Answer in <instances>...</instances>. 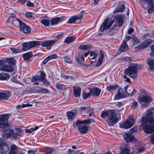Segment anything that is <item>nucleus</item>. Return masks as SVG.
Segmentation results:
<instances>
[{
    "instance_id": "60",
    "label": "nucleus",
    "mask_w": 154,
    "mask_h": 154,
    "mask_svg": "<svg viewBox=\"0 0 154 154\" xmlns=\"http://www.w3.org/2000/svg\"><path fill=\"white\" fill-rule=\"evenodd\" d=\"M150 140L151 143L153 144H154V134H152L150 136Z\"/></svg>"
},
{
    "instance_id": "17",
    "label": "nucleus",
    "mask_w": 154,
    "mask_h": 154,
    "mask_svg": "<svg viewBox=\"0 0 154 154\" xmlns=\"http://www.w3.org/2000/svg\"><path fill=\"white\" fill-rule=\"evenodd\" d=\"M13 70V67L10 65H3L0 68V70L1 71L6 72H11Z\"/></svg>"
},
{
    "instance_id": "6",
    "label": "nucleus",
    "mask_w": 154,
    "mask_h": 154,
    "mask_svg": "<svg viewBox=\"0 0 154 154\" xmlns=\"http://www.w3.org/2000/svg\"><path fill=\"white\" fill-rule=\"evenodd\" d=\"M137 100L139 103H145V104H142L143 106H148L149 103L152 101V99L151 97L147 95H141L138 97Z\"/></svg>"
},
{
    "instance_id": "54",
    "label": "nucleus",
    "mask_w": 154,
    "mask_h": 154,
    "mask_svg": "<svg viewBox=\"0 0 154 154\" xmlns=\"http://www.w3.org/2000/svg\"><path fill=\"white\" fill-rule=\"evenodd\" d=\"M114 105L116 107H121L122 105V102H116L113 103Z\"/></svg>"
},
{
    "instance_id": "30",
    "label": "nucleus",
    "mask_w": 154,
    "mask_h": 154,
    "mask_svg": "<svg viewBox=\"0 0 154 154\" xmlns=\"http://www.w3.org/2000/svg\"><path fill=\"white\" fill-rule=\"evenodd\" d=\"M9 78V75L6 73H1L0 74V80H7Z\"/></svg>"
},
{
    "instance_id": "27",
    "label": "nucleus",
    "mask_w": 154,
    "mask_h": 154,
    "mask_svg": "<svg viewBox=\"0 0 154 154\" xmlns=\"http://www.w3.org/2000/svg\"><path fill=\"white\" fill-rule=\"evenodd\" d=\"M10 49L12 53L14 54H17L23 51V50L20 47H18L17 48H10Z\"/></svg>"
},
{
    "instance_id": "5",
    "label": "nucleus",
    "mask_w": 154,
    "mask_h": 154,
    "mask_svg": "<svg viewBox=\"0 0 154 154\" xmlns=\"http://www.w3.org/2000/svg\"><path fill=\"white\" fill-rule=\"evenodd\" d=\"M40 41H33L24 42L22 44L23 48L22 49L23 51L29 50L32 48L41 45Z\"/></svg>"
},
{
    "instance_id": "49",
    "label": "nucleus",
    "mask_w": 154,
    "mask_h": 154,
    "mask_svg": "<svg viewBox=\"0 0 154 154\" xmlns=\"http://www.w3.org/2000/svg\"><path fill=\"white\" fill-rule=\"evenodd\" d=\"M47 57L48 58L49 60H50L57 58V56L56 54H52L48 56Z\"/></svg>"
},
{
    "instance_id": "26",
    "label": "nucleus",
    "mask_w": 154,
    "mask_h": 154,
    "mask_svg": "<svg viewBox=\"0 0 154 154\" xmlns=\"http://www.w3.org/2000/svg\"><path fill=\"white\" fill-rule=\"evenodd\" d=\"M125 7L124 5H122L117 7L114 11V12L115 13L121 12L124 10Z\"/></svg>"
},
{
    "instance_id": "55",
    "label": "nucleus",
    "mask_w": 154,
    "mask_h": 154,
    "mask_svg": "<svg viewBox=\"0 0 154 154\" xmlns=\"http://www.w3.org/2000/svg\"><path fill=\"white\" fill-rule=\"evenodd\" d=\"M150 48L152 51L150 54V56L154 57V44L151 46Z\"/></svg>"
},
{
    "instance_id": "28",
    "label": "nucleus",
    "mask_w": 154,
    "mask_h": 154,
    "mask_svg": "<svg viewBox=\"0 0 154 154\" xmlns=\"http://www.w3.org/2000/svg\"><path fill=\"white\" fill-rule=\"evenodd\" d=\"M22 56L24 60H28L32 57V54L31 53H27L23 54Z\"/></svg>"
},
{
    "instance_id": "57",
    "label": "nucleus",
    "mask_w": 154,
    "mask_h": 154,
    "mask_svg": "<svg viewBox=\"0 0 154 154\" xmlns=\"http://www.w3.org/2000/svg\"><path fill=\"white\" fill-rule=\"evenodd\" d=\"M97 55V54H96L94 52H92L90 54V56L92 57V59H94L95 58Z\"/></svg>"
},
{
    "instance_id": "44",
    "label": "nucleus",
    "mask_w": 154,
    "mask_h": 154,
    "mask_svg": "<svg viewBox=\"0 0 154 154\" xmlns=\"http://www.w3.org/2000/svg\"><path fill=\"white\" fill-rule=\"evenodd\" d=\"M32 106V104H30L28 103L26 104H23L22 105H17L16 106V108L17 109H20L22 108H24L26 107Z\"/></svg>"
},
{
    "instance_id": "47",
    "label": "nucleus",
    "mask_w": 154,
    "mask_h": 154,
    "mask_svg": "<svg viewBox=\"0 0 154 154\" xmlns=\"http://www.w3.org/2000/svg\"><path fill=\"white\" fill-rule=\"evenodd\" d=\"M129 150L128 148H125L121 151V152L119 154H130Z\"/></svg>"
},
{
    "instance_id": "11",
    "label": "nucleus",
    "mask_w": 154,
    "mask_h": 154,
    "mask_svg": "<svg viewBox=\"0 0 154 154\" xmlns=\"http://www.w3.org/2000/svg\"><path fill=\"white\" fill-rule=\"evenodd\" d=\"M9 149V147L6 143L0 141V154H6Z\"/></svg>"
},
{
    "instance_id": "59",
    "label": "nucleus",
    "mask_w": 154,
    "mask_h": 154,
    "mask_svg": "<svg viewBox=\"0 0 154 154\" xmlns=\"http://www.w3.org/2000/svg\"><path fill=\"white\" fill-rule=\"evenodd\" d=\"M64 86V85L63 84H57L56 86L59 89L61 90L63 86Z\"/></svg>"
},
{
    "instance_id": "34",
    "label": "nucleus",
    "mask_w": 154,
    "mask_h": 154,
    "mask_svg": "<svg viewBox=\"0 0 154 154\" xmlns=\"http://www.w3.org/2000/svg\"><path fill=\"white\" fill-rule=\"evenodd\" d=\"M84 11H82L79 14L74 16L76 20H81L82 19L84 15Z\"/></svg>"
},
{
    "instance_id": "18",
    "label": "nucleus",
    "mask_w": 154,
    "mask_h": 154,
    "mask_svg": "<svg viewBox=\"0 0 154 154\" xmlns=\"http://www.w3.org/2000/svg\"><path fill=\"white\" fill-rule=\"evenodd\" d=\"M90 91L91 95L94 96H99L101 92L100 90L97 87L90 88Z\"/></svg>"
},
{
    "instance_id": "37",
    "label": "nucleus",
    "mask_w": 154,
    "mask_h": 154,
    "mask_svg": "<svg viewBox=\"0 0 154 154\" xmlns=\"http://www.w3.org/2000/svg\"><path fill=\"white\" fill-rule=\"evenodd\" d=\"M151 42H145L143 43L141 45L137 47V48L139 49H142L145 48L146 47L148 46L151 43Z\"/></svg>"
},
{
    "instance_id": "13",
    "label": "nucleus",
    "mask_w": 154,
    "mask_h": 154,
    "mask_svg": "<svg viewBox=\"0 0 154 154\" xmlns=\"http://www.w3.org/2000/svg\"><path fill=\"white\" fill-rule=\"evenodd\" d=\"M142 1L145 4L148 5V12L149 13H153L154 11V7L152 0H142Z\"/></svg>"
},
{
    "instance_id": "24",
    "label": "nucleus",
    "mask_w": 154,
    "mask_h": 154,
    "mask_svg": "<svg viewBox=\"0 0 154 154\" xmlns=\"http://www.w3.org/2000/svg\"><path fill=\"white\" fill-rule=\"evenodd\" d=\"M18 151L17 147L14 145H11L9 151L10 154H15Z\"/></svg>"
},
{
    "instance_id": "12",
    "label": "nucleus",
    "mask_w": 154,
    "mask_h": 154,
    "mask_svg": "<svg viewBox=\"0 0 154 154\" xmlns=\"http://www.w3.org/2000/svg\"><path fill=\"white\" fill-rule=\"evenodd\" d=\"M124 138L127 143L137 141L136 139L130 133H125L124 134Z\"/></svg>"
},
{
    "instance_id": "1",
    "label": "nucleus",
    "mask_w": 154,
    "mask_h": 154,
    "mask_svg": "<svg viewBox=\"0 0 154 154\" xmlns=\"http://www.w3.org/2000/svg\"><path fill=\"white\" fill-rule=\"evenodd\" d=\"M141 122V124L139 126V129H143L147 134L154 132V108L146 111L145 116L142 117Z\"/></svg>"
},
{
    "instance_id": "15",
    "label": "nucleus",
    "mask_w": 154,
    "mask_h": 154,
    "mask_svg": "<svg viewBox=\"0 0 154 154\" xmlns=\"http://www.w3.org/2000/svg\"><path fill=\"white\" fill-rule=\"evenodd\" d=\"M124 90L128 94L131 96L133 94H134L136 91L134 88L131 86H126L124 87Z\"/></svg>"
},
{
    "instance_id": "53",
    "label": "nucleus",
    "mask_w": 154,
    "mask_h": 154,
    "mask_svg": "<svg viewBox=\"0 0 154 154\" xmlns=\"http://www.w3.org/2000/svg\"><path fill=\"white\" fill-rule=\"evenodd\" d=\"M63 35V34L62 33L57 35L55 37L56 39L54 40H56V42L57 40L61 39Z\"/></svg>"
},
{
    "instance_id": "46",
    "label": "nucleus",
    "mask_w": 154,
    "mask_h": 154,
    "mask_svg": "<svg viewBox=\"0 0 154 154\" xmlns=\"http://www.w3.org/2000/svg\"><path fill=\"white\" fill-rule=\"evenodd\" d=\"M91 95V94L89 90V92L88 93L83 92L82 94V96L84 99H85L90 97Z\"/></svg>"
},
{
    "instance_id": "39",
    "label": "nucleus",
    "mask_w": 154,
    "mask_h": 154,
    "mask_svg": "<svg viewBox=\"0 0 154 154\" xmlns=\"http://www.w3.org/2000/svg\"><path fill=\"white\" fill-rule=\"evenodd\" d=\"M131 100V108L132 109H134L138 105V103L137 101H135L134 99H132Z\"/></svg>"
},
{
    "instance_id": "25",
    "label": "nucleus",
    "mask_w": 154,
    "mask_h": 154,
    "mask_svg": "<svg viewBox=\"0 0 154 154\" xmlns=\"http://www.w3.org/2000/svg\"><path fill=\"white\" fill-rule=\"evenodd\" d=\"M75 38V37L74 36L67 37L64 40V42L67 44H69L74 41Z\"/></svg>"
},
{
    "instance_id": "8",
    "label": "nucleus",
    "mask_w": 154,
    "mask_h": 154,
    "mask_svg": "<svg viewBox=\"0 0 154 154\" xmlns=\"http://www.w3.org/2000/svg\"><path fill=\"white\" fill-rule=\"evenodd\" d=\"M109 19V17H106L104 20L103 23L101 25L99 30L101 32H103L104 30L109 29L112 26L114 22V20H111L109 22L108 21Z\"/></svg>"
},
{
    "instance_id": "43",
    "label": "nucleus",
    "mask_w": 154,
    "mask_h": 154,
    "mask_svg": "<svg viewBox=\"0 0 154 154\" xmlns=\"http://www.w3.org/2000/svg\"><path fill=\"white\" fill-rule=\"evenodd\" d=\"M76 20L75 17L74 16L71 17L68 20L67 23H76Z\"/></svg>"
},
{
    "instance_id": "23",
    "label": "nucleus",
    "mask_w": 154,
    "mask_h": 154,
    "mask_svg": "<svg viewBox=\"0 0 154 154\" xmlns=\"http://www.w3.org/2000/svg\"><path fill=\"white\" fill-rule=\"evenodd\" d=\"M147 64L149 65V69L151 71L154 70V60L151 59H149L148 62Z\"/></svg>"
},
{
    "instance_id": "4",
    "label": "nucleus",
    "mask_w": 154,
    "mask_h": 154,
    "mask_svg": "<svg viewBox=\"0 0 154 154\" xmlns=\"http://www.w3.org/2000/svg\"><path fill=\"white\" fill-rule=\"evenodd\" d=\"M139 65L136 63L130 65L128 68L125 69L124 74L128 75L131 78L136 79L137 77V69Z\"/></svg>"
},
{
    "instance_id": "31",
    "label": "nucleus",
    "mask_w": 154,
    "mask_h": 154,
    "mask_svg": "<svg viewBox=\"0 0 154 154\" xmlns=\"http://www.w3.org/2000/svg\"><path fill=\"white\" fill-rule=\"evenodd\" d=\"M128 49V47L126 44L122 42L119 48V50L121 52H125Z\"/></svg>"
},
{
    "instance_id": "33",
    "label": "nucleus",
    "mask_w": 154,
    "mask_h": 154,
    "mask_svg": "<svg viewBox=\"0 0 154 154\" xmlns=\"http://www.w3.org/2000/svg\"><path fill=\"white\" fill-rule=\"evenodd\" d=\"M102 51H100V56L99 58L98 59V62L97 64H96V66H100L101 64L102 63V62L103 60L104 54L102 53Z\"/></svg>"
},
{
    "instance_id": "7",
    "label": "nucleus",
    "mask_w": 154,
    "mask_h": 154,
    "mask_svg": "<svg viewBox=\"0 0 154 154\" xmlns=\"http://www.w3.org/2000/svg\"><path fill=\"white\" fill-rule=\"evenodd\" d=\"M135 123V120L132 116H129L125 121L122 122L120 125V128L127 129L131 127Z\"/></svg>"
},
{
    "instance_id": "64",
    "label": "nucleus",
    "mask_w": 154,
    "mask_h": 154,
    "mask_svg": "<svg viewBox=\"0 0 154 154\" xmlns=\"http://www.w3.org/2000/svg\"><path fill=\"white\" fill-rule=\"evenodd\" d=\"M27 5L29 7H33L34 6V4L30 2H28L27 3Z\"/></svg>"
},
{
    "instance_id": "42",
    "label": "nucleus",
    "mask_w": 154,
    "mask_h": 154,
    "mask_svg": "<svg viewBox=\"0 0 154 154\" xmlns=\"http://www.w3.org/2000/svg\"><path fill=\"white\" fill-rule=\"evenodd\" d=\"M6 61L9 64L13 65L15 63V60L13 58H8L6 59Z\"/></svg>"
},
{
    "instance_id": "40",
    "label": "nucleus",
    "mask_w": 154,
    "mask_h": 154,
    "mask_svg": "<svg viewBox=\"0 0 154 154\" xmlns=\"http://www.w3.org/2000/svg\"><path fill=\"white\" fill-rule=\"evenodd\" d=\"M39 128V127L38 126H35L34 128H32L26 130L25 131L26 133H31L32 131H35Z\"/></svg>"
},
{
    "instance_id": "41",
    "label": "nucleus",
    "mask_w": 154,
    "mask_h": 154,
    "mask_svg": "<svg viewBox=\"0 0 154 154\" xmlns=\"http://www.w3.org/2000/svg\"><path fill=\"white\" fill-rule=\"evenodd\" d=\"M9 97L8 95L3 93L0 92V100H7Z\"/></svg>"
},
{
    "instance_id": "36",
    "label": "nucleus",
    "mask_w": 154,
    "mask_h": 154,
    "mask_svg": "<svg viewBox=\"0 0 154 154\" xmlns=\"http://www.w3.org/2000/svg\"><path fill=\"white\" fill-rule=\"evenodd\" d=\"M41 23L45 26H49L50 25V21L49 20L43 19L41 20Z\"/></svg>"
},
{
    "instance_id": "50",
    "label": "nucleus",
    "mask_w": 154,
    "mask_h": 154,
    "mask_svg": "<svg viewBox=\"0 0 154 154\" xmlns=\"http://www.w3.org/2000/svg\"><path fill=\"white\" fill-rule=\"evenodd\" d=\"M31 80L32 82H35L34 83L35 85H37L38 84V82H36L38 81L36 76L32 77V79Z\"/></svg>"
},
{
    "instance_id": "2",
    "label": "nucleus",
    "mask_w": 154,
    "mask_h": 154,
    "mask_svg": "<svg viewBox=\"0 0 154 154\" xmlns=\"http://www.w3.org/2000/svg\"><path fill=\"white\" fill-rule=\"evenodd\" d=\"M8 118V115L7 114L0 115V128H2L4 131L2 137L6 139L11 136L16 137L13 130L10 129L9 125L7 122Z\"/></svg>"
},
{
    "instance_id": "21",
    "label": "nucleus",
    "mask_w": 154,
    "mask_h": 154,
    "mask_svg": "<svg viewBox=\"0 0 154 154\" xmlns=\"http://www.w3.org/2000/svg\"><path fill=\"white\" fill-rule=\"evenodd\" d=\"M62 18L61 17H58L52 19L50 21V24L51 25H56L59 22L62 21Z\"/></svg>"
},
{
    "instance_id": "51",
    "label": "nucleus",
    "mask_w": 154,
    "mask_h": 154,
    "mask_svg": "<svg viewBox=\"0 0 154 154\" xmlns=\"http://www.w3.org/2000/svg\"><path fill=\"white\" fill-rule=\"evenodd\" d=\"M16 133H14V134H15V136H16V137L17 135H20V133L22 131V130L20 128H16Z\"/></svg>"
},
{
    "instance_id": "22",
    "label": "nucleus",
    "mask_w": 154,
    "mask_h": 154,
    "mask_svg": "<svg viewBox=\"0 0 154 154\" xmlns=\"http://www.w3.org/2000/svg\"><path fill=\"white\" fill-rule=\"evenodd\" d=\"M76 114V113L75 112L72 111L68 112L67 114V119L70 121L73 120Z\"/></svg>"
},
{
    "instance_id": "14",
    "label": "nucleus",
    "mask_w": 154,
    "mask_h": 154,
    "mask_svg": "<svg viewBox=\"0 0 154 154\" xmlns=\"http://www.w3.org/2000/svg\"><path fill=\"white\" fill-rule=\"evenodd\" d=\"M75 126L78 127V130L79 132L81 133L85 134L86 133L88 130V127L84 125H82V124H79L77 125L75 122Z\"/></svg>"
},
{
    "instance_id": "35",
    "label": "nucleus",
    "mask_w": 154,
    "mask_h": 154,
    "mask_svg": "<svg viewBox=\"0 0 154 154\" xmlns=\"http://www.w3.org/2000/svg\"><path fill=\"white\" fill-rule=\"evenodd\" d=\"M119 26L121 27L123 23V17L121 15H118L117 18Z\"/></svg>"
},
{
    "instance_id": "63",
    "label": "nucleus",
    "mask_w": 154,
    "mask_h": 154,
    "mask_svg": "<svg viewBox=\"0 0 154 154\" xmlns=\"http://www.w3.org/2000/svg\"><path fill=\"white\" fill-rule=\"evenodd\" d=\"M44 84L46 85H49V82L46 79L44 78L42 81Z\"/></svg>"
},
{
    "instance_id": "20",
    "label": "nucleus",
    "mask_w": 154,
    "mask_h": 154,
    "mask_svg": "<svg viewBox=\"0 0 154 154\" xmlns=\"http://www.w3.org/2000/svg\"><path fill=\"white\" fill-rule=\"evenodd\" d=\"M74 96L75 97H79L80 96L81 89L79 86H74L73 88Z\"/></svg>"
},
{
    "instance_id": "58",
    "label": "nucleus",
    "mask_w": 154,
    "mask_h": 154,
    "mask_svg": "<svg viewBox=\"0 0 154 154\" xmlns=\"http://www.w3.org/2000/svg\"><path fill=\"white\" fill-rule=\"evenodd\" d=\"M46 154H50L52 152V149L51 148H46Z\"/></svg>"
},
{
    "instance_id": "32",
    "label": "nucleus",
    "mask_w": 154,
    "mask_h": 154,
    "mask_svg": "<svg viewBox=\"0 0 154 154\" xmlns=\"http://www.w3.org/2000/svg\"><path fill=\"white\" fill-rule=\"evenodd\" d=\"M117 87V85H109L107 86L106 89L108 91L112 92L115 91Z\"/></svg>"
},
{
    "instance_id": "38",
    "label": "nucleus",
    "mask_w": 154,
    "mask_h": 154,
    "mask_svg": "<svg viewBox=\"0 0 154 154\" xmlns=\"http://www.w3.org/2000/svg\"><path fill=\"white\" fill-rule=\"evenodd\" d=\"M38 81H42L43 79L45 78V74L44 72H41V75L40 76H36Z\"/></svg>"
},
{
    "instance_id": "48",
    "label": "nucleus",
    "mask_w": 154,
    "mask_h": 154,
    "mask_svg": "<svg viewBox=\"0 0 154 154\" xmlns=\"http://www.w3.org/2000/svg\"><path fill=\"white\" fill-rule=\"evenodd\" d=\"M38 91L39 92L43 94L47 93L48 92V90L45 88H40L38 90Z\"/></svg>"
},
{
    "instance_id": "19",
    "label": "nucleus",
    "mask_w": 154,
    "mask_h": 154,
    "mask_svg": "<svg viewBox=\"0 0 154 154\" xmlns=\"http://www.w3.org/2000/svg\"><path fill=\"white\" fill-rule=\"evenodd\" d=\"M95 122V120L93 119L89 118L88 119H85L82 121L78 120L76 122V124L77 125L83 124H89L92 122Z\"/></svg>"
},
{
    "instance_id": "45",
    "label": "nucleus",
    "mask_w": 154,
    "mask_h": 154,
    "mask_svg": "<svg viewBox=\"0 0 154 154\" xmlns=\"http://www.w3.org/2000/svg\"><path fill=\"white\" fill-rule=\"evenodd\" d=\"M90 48V47L89 45H82L80 46L79 47V49H82L85 51H86L88 49H89Z\"/></svg>"
},
{
    "instance_id": "29",
    "label": "nucleus",
    "mask_w": 154,
    "mask_h": 154,
    "mask_svg": "<svg viewBox=\"0 0 154 154\" xmlns=\"http://www.w3.org/2000/svg\"><path fill=\"white\" fill-rule=\"evenodd\" d=\"M125 97V96L123 93L120 92V91H119L117 94L115 96L114 100H118Z\"/></svg>"
},
{
    "instance_id": "16",
    "label": "nucleus",
    "mask_w": 154,
    "mask_h": 154,
    "mask_svg": "<svg viewBox=\"0 0 154 154\" xmlns=\"http://www.w3.org/2000/svg\"><path fill=\"white\" fill-rule=\"evenodd\" d=\"M20 31H23L24 33H27L31 31V29L28 26L26 25L23 22L20 25Z\"/></svg>"
},
{
    "instance_id": "10",
    "label": "nucleus",
    "mask_w": 154,
    "mask_h": 154,
    "mask_svg": "<svg viewBox=\"0 0 154 154\" xmlns=\"http://www.w3.org/2000/svg\"><path fill=\"white\" fill-rule=\"evenodd\" d=\"M41 45L43 47H46L48 50L51 49V47L56 42V40H48L41 42Z\"/></svg>"
},
{
    "instance_id": "3",
    "label": "nucleus",
    "mask_w": 154,
    "mask_h": 154,
    "mask_svg": "<svg viewBox=\"0 0 154 154\" xmlns=\"http://www.w3.org/2000/svg\"><path fill=\"white\" fill-rule=\"evenodd\" d=\"M116 111L113 110H110L109 112L105 111H103L101 115V117L105 119L109 115V118L106 119V122L109 125H112L116 124L118 121V118L116 116Z\"/></svg>"
},
{
    "instance_id": "9",
    "label": "nucleus",
    "mask_w": 154,
    "mask_h": 154,
    "mask_svg": "<svg viewBox=\"0 0 154 154\" xmlns=\"http://www.w3.org/2000/svg\"><path fill=\"white\" fill-rule=\"evenodd\" d=\"M6 23H10L15 27L20 26V25L23 22L19 18H17L15 15L10 16L8 19L6 21Z\"/></svg>"
},
{
    "instance_id": "52",
    "label": "nucleus",
    "mask_w": 154,
    "mask_h": 154,
    "mask_svg": "<svg viewBox=\"0 0 154 154\" xmlns=\"http://www.w3.org/2000/svg\"><path fill=\"white\" fill-rule=\"evenodd\" d=\"M65 61L69 63H71V60L69 57L67 56H65L64 57Z\"/></svg>"
},
{
    "instance_id": "56",
    "label": "nucleus",
    "mask_w": 154,
    "mask_h": 154,
    "mask_svg": "<svg viewBox=\"0 0 154 154\" xmlns=\"http://www.w3.org/2000/svg\"><path fill=\"white\" fill-rule=\"evenodd\" d=\"M33 14L32 13L28 12L25 14V16L26 17L28 18H31L33 16Z\"/></svg>"
},
{
    "instance_id": "61",
    "label": "nucleus",
    "mask_w": 154,
    "mask_h": 154,
    "mask_svg": "<svg viewBox=\"0 0 154 154\" xmlns=\"http://www.w3.org/2000/svg\"><path fill=\"white\" fill-rule=\"evenodd\" d=\"M137 127H134L131 129L129 131V133H132L133 132H135L137 131Z\"/></svg>"
},
{
    "instance_id": "62",
    "label": "nucleus",
    "mask_w": 154,
    "mask_h": 154,
    "mask_svg": "<svg viewBox=\"0 0 154 154\" xmlns=\"http://www.w3.org/2000/svg\"><path fill=\"white\" fill-rule=\"evenodd\" d=\"M130 38L131 37L130 36H128L126 37L123 40V42L125 43L126 44L127 42L128 41Z\"/></svg>"
}]
</instances>
